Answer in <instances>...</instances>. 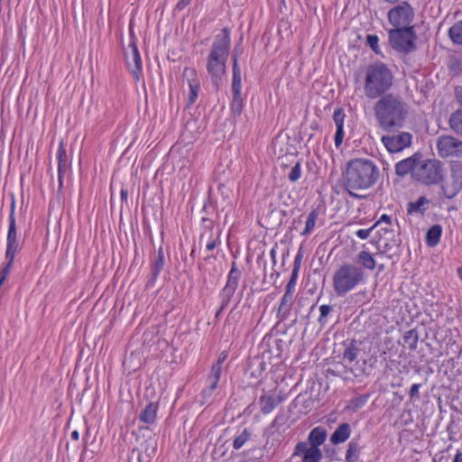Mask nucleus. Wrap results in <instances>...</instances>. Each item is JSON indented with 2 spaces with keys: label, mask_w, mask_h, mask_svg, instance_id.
<instances>
[{
  "label": "nucleus",
  "mask_w": 462,
  "mask_h": 462,
  "mask_svg": "<svg viewBox=\"0 0 462 462\" xmlns=\"http://www.w3.org/2000/svg\"><path fill=\"white\" fill-rule=\"evenodd\" d=\"M380 178V170L375 162L366 158H355L347 162L344 172V188L350 197L362 199L356 190L372 188Z\"/></svg>",
  "instance_id": "obj_1"
},
{
  "label": "nucleus",
  "mask_w": 462,
  "mask_h": 462,
  "mask_svg": "<svg viewBox=\"0 0 462 462\" xmlns=\"http://www.w3.org/2000/svg\"><path fill=\"white\" fill-rule=\"evenodd\" d=\"M374 115L379 126L386 132L401 129L407 119L408 105L402 97L394 94H384L374 104Z\"/></svg>",
  "instance_id": "obj_2"
},
{
  "label": "nucleus",
  "mask_w": 462,
  "mask_h": 462,
  "mask_svg": "<svg viewBox=\"0 0 462 462\" xmlns=\"http://www.w3.org/2000/svg\"><path fill=\"white\" fill-rule=\"evenodd\" d=\"M230 48L231 30L228 27H224L221 32L215 36L207 57V72L216 89H218L222 84Z\"/></svg>",
  "instance_id": "obj_3"
},
{
  "label": "nucleus",
  "mask_w": 462,
  "mask_h": 462,
  "mask_svg": "<svg viewBox=\"0 0 462 462\" xmlns=\"http://www.w3.org/2000/svg\"><path fill=\"white\" fill-rule=\"evenodd\" d=\"M393 75L383 62L368 66L365 79V94L370 99L383 96L393 86Z\"/></svg>",
  "instance_id": "obj_4"
},
{
  "label": "nucleus",
  "mask_w": 462,
  "mask_h": 462,
  "mask_svg": "<svg viewBox=\"0 0 462 462\" xmlns=\"http://www.w3.org/2000/svg\"><path fill=\"white\" fill-rule=\"evenodd\" d=\"M365 279V273L361 267L353 263H345L334 273V291L338 297H343L364 282Z\"/></svg>",
  "instance_id": "obj_5"
},
{
  "label": "nucleus",
  "mask_w": 462,
  "mask_h": 462,
  "mask_svg": "<svg viewBox=\"0 0 462 462\" xmlns=\"http://www.w3.org/2000/svg\"><path fill=\"white\" fill-rule=\"evenodd\" d=\"M22 248L18 239L17 226L15 220V200L12 199L10 214L8 218V231L6 236V248L5 253V263L0 268V287L6 280L14 262L16 254Z\"/></svg>",
  "instance_id": "obj_6"
},
{
  "label": "nucleus",
  "mask_w": 462,
  "mask_h": 462,
  "mask_svg": "<svg viewBox=\"0 0 462 462\" xmlns=\"http://www.w3.org/2000/svg\"><path fill=\"white\" fill-rule=\"evenodd\" d=\"M444 179L443 163L437 159L418 160L413 180L425 185H435Z\"/></svg>",
  "instance_id": "obj_7"
},
{
  "label": "nucleus",
  "mask_w": 462,
  "mask_h": 462,
  "mask_svg": "<svg viewBox=\"0 0 462 462\" xmlns=\"http://www.w3.org/2000/svg\"><path fill=\"white\" fill-rule=\"evenodd\" d=\"M392 48L401 53L409 54L416 50L417 34L414 27L392 28L388 31Z\"/></svg>",
  "instance_id": "obj_8"
},
{
  "label": "nucleus",
  "mask_w": 462,
  "mask_h": 462,
  "mask_svg": "<svg viewBox=\"0 0 462 462\" xmlns=\"http://www.w3.org/2000/svg\"><path fill=\"white\" fill-rule=\"evenodd\" d=\"M414 9L407 1H402L388 11V22L393 28L414 27L411 25L414 20Z\"/></svg>",
  "instance_id": "obj_9"
},
{
  "label": "nucleus",
  "mask_w": 462,
  "mask_h": 462,
  "mask_svg": "<svg viewBox=\"0 0 462 462\" xmlns=\"http://www.w3.org/2000/svg\"><path fill=\"white\" fill-rule=\"evenodd\" d=\"M436 147L441 158H457L462 160V141L452 135H440Z\"/></svg>",
  "instance_id": "obj_10"
},
{
  "label": "nucleus",
  "mask_w": 462,
  "mask_h": 462,
  "mask_svg": "<svg viewBox=\"0 0 462 462\" xmlns=\"http://www.w3.org/2000/svg\"><path fill=\"white\" fill-rule=\"evenodd\" d=\"M441 189L447 199H453L462 189V162H452L450 164V180L442 183Z\"/></svg>",
  "instance_id": "obj_11"
},
{
  "label": "nucleus",
  "mask_w": 462,
  "mask_h": 462,
  "mask_svg": "<svg viewBox=\"0 0 462 462\" xmlns=\"http://www.w3.org/2000/svg\"><path fill=\"white\" fill-rule=\"evenodd\" d=\"M260 347L263 349V356L271 360L282 358L283 352L288 348V344L277 335L266 334Z\"/></svg>",
  "instance_id": "obj_12"
},
{
  "label": "nucleus",
  "mask_w": 462,
  "mask_h": 462,
  "mask_svg": "<svg viewBox=\"0 0 462 462\" xmlns=\"http://www.w3.org/2000/svg\"><path fill=\"white\" fill-rule=\"evenodd\" d=\"M242 276L241 271L238 269L235 261L231 263V269L227 274V280L225 286L219 291V298H223L224 303L231 301L234 297Z\"/></svg>",
  "instance_id": "obj_13"
},
{
  "label": "nucleus",
  "mask_w": 462,
  "mask_h": 462,
  "mask_svg": "<svg viewBox=\"0 0 462 462\" xmlns=\"http://www.w3.org/2000/svg\"><path fill=\"white\" fill-rule=\"evenodd\" d=\"M126 64L136 81H139L143 76V66L141 55L135 42V39L131 40L128 45V51H125Z\"/></svg>",
  "instance_id": "obj_14"
},
{
  "label": "nucleus",
  "mask_w": 462,
  "mask_h": 462,
  "mask_svg": "<svg viewBox=\"0 0 462 462\" xmlns=\"http://www.w3.org/2000/svg\"><path fill=\"white\" fill-rule=\"evenodd\" d=\"M411 134L402 132L398 134L383 136L381 140L387 151L393 153L409 147L411 143Z\"/></svg>",
  "instance_id": "obj_15"
},
{
  "label": "nucleus",
  "mask_w": 462,
  "mask_h": 462,
  "mask_svg": "<svg viewBox=\"0 0 462 462\" xmlns=\"http://www.w3.org/2000/svg\"><path fill=\"white\" fill-rule=\"evenodd\" d=\"M401 240L393 236L392 238L380 237L377 244L378 254L384 255L388 259L398 258L401 254Z\"/></svg>",
  "instance_id": "obj_16"
},
{
  "label": "nucleus",
  "mask_w": 462,
  "mask_h": 462,
  "mask_svg": "<svg viewBox=\"0 0 462 462\" xmlns=\"http://www.w3.org/2000/svg\"><path fill=\"white\" fill-rule=\"evenodd\" d=\"M222 373L219 372V368H211L210 373L206 379V385L201 392V397L203 403H207L214 395V393L218 387Z\"/></svg>",
  "instance_id": "obj_17"
},
{
  "label": "nucleus",
  "mask_w": 462,
  "mask_h": 462,
  "mask_svg": "<svg viewBox=\"0 0 462 462\" xmlns=\"http://www.w3.org/2000/svg\"><path fill=\"white\" fill-rule=\"evenodd\" d=\"M419 159H421V155L420 153H415L411 157L398 162L395 164V173L398 176L403 177L411 172L413 177L414 169L417 167Z\"/></svg>",
  "instance_id": "obj_18"
},
{
  "label": "nucleus",
  "mask_w": 462,
  "mask_h": 462,
  "mask_svg": "<svg viewBox=\"0 0 462 462\" xmlns=\"http://www.w3.org/2000/svg\"><path fill=\"white\" fill-rule=\"evenodd\" d=\"M265 362L263 356H254L249 359L247 367L245 369V374L252 379L258 381L265 371Z\"/></svg>",
  "instance_id": "obj_19"
},
{
  "label": "nucleus",
  "mask_w": 462,
  "mask_h": 462,
  "mask_svg": "<svg viewBox=\"0 0 462 462\" xmlns=\"http://www.w3.org/2000/svg\"><path fill=\"white\" fill-rule=\"evenodd\" d=\"M282 398L271 393H264L259 399L261 412L264 415L271 413L281 402Z\"/></svg>",
  "instance_id": "obj_20"
},
{
  "label": "nucleus",
  "mask_w": 462,
  "mask_h": 462,
  "mask_svg": "<svg viewBox=\"0 0 462 462\" xmlns=\"http://www.w3.org/2000/svg\"><path fill=\"white\" fill-rule=\"evenodd\" d=\"M164 265H165V258H160V257H157L154 255L152 257H151V260H150L151 271H150V274H149V277H148V280L146 282V288H152L155 285L160 273H162V271L164 268Z\"/></svg>",
  "instance_id": "obj_21"
},
{
  "label": "nucleus",
  "mask_w": 462,
  "mask_h": 462,
  "mask_svg": "<svg viewBox=\"0 0 462 462\" xmlns=\"http://www.w3.org/2000/svg\"><path fill=\"white\" fill-rule=\"evenodd\" d=\"M293 303L294 295H288L284 293L276 312V317L280 322H282L288 319L291 314Z\"/></svg>",
  "instance_id": "obj_22"
},
{
  "label": "nucleus",
  "mask_w": 462,
  "mask_h": 462,
  "mask_svg": "<svg viewBox=\"0 0 462 462\" xmlns=\"http://www.w3.org/2000/svg\"><path fill=\"white\" fill-rule=\"evenodd\" d=\"M355 264L361 267L364 272L365 270L372 272L376 267V261L370 252L367 250H362L356 254Z\"/></svg>",
  "instance_id": "obj_23"
},
{
  "label": "nucleus",
  "mask_w": 462,
  "mask_h": 462,
  "mask_svg": "<svg viewBox=\"0 0 462 462\" xmlns=\"http://www.w3.org/2000/svg\"><path fill=\"white\" fill-rule=\"evenodd\" d=\"M351 435V426L346 423H341L330 436V442L333 445H338L346 441Z\"/></svg>",
  "instance_id": "obj_24"
},
{
  "label": "nucleus",
  "mask_w": 462,
  "mask_h": 462,
  "mask_svg": "<svg viewBox=\"0 0 462 462\" xmlns=\"http://www.w3.org/2000/svg\"><path fill=\"white\" fill-rule=\"evenodd\" d=\"M326 438L327 430L323 427L318 426L312 429L309 433L308 443L310 444V447L319 448V446L325 442Z\"/></svg>",
  "instance_id": "obj_25"
},
{
  "label": "nucleus",
  "mask_w": 462,
  "mask_h": 462,
  "mask_svg": "<svg viewBox=\"0 0 462 462\" xmlns=\"http://www.w3.org/2000/svg\"><path fill=\"white\" fill-rule=\"evenodd\" d=\"M158 403L151 402L145 408L141 411L139 420L146 424H152L155 422L157 418Z\"/></svg>",
  "instance_id": "obj_26"
},
{
  "label": "nucleus",
  "mask_w": 462,
  "mask_h": 462,
  "mask_svg": "<svg viewBox=\"0 0 462 462\" xmlns=\"http://www.w3.org/2000/svg\"><path fill=\"white\" fill-rule=\"evenodd\" d=\"M360 436L354 438L347 445L346 452V462H356L359 459L362 447L359 444Z\"/></svg>",
  "instance_id": "obj_27"
},
{
  "label": "nucleus",
  "mask_w": 462,
  "mask_h": 462,
  "mask_svg": "<svg viewBox=\"0 0 462 462\" xmlns=\"http://www.w3.org/2000/svg\"><path fill=\"white\" fill-rule=\"evenodd\" d=\"M57 159H58V175H59V182L60 186H62V176L67 170V152L62 142L60 143L58 151H57Z\"/></svg>",
  "instance_id": "obj_28"
},
{
  "label": "nucleus",
  "mask_w": 462,
  "mask_h": 462,
  "mask_svg": "<svg viewBox=\"0 0 462 462\" xmlns=\"http://www.w3.org/2000/svg\"><path fill=\"white\" fill-rule=\"evenodd\" d=\"M448 36L454 46L462 48V20L449 27Z\"/></svg>",
  "instance_id": "obj_29"
},
{
  "label": "nucleus",
  "mask_w": 462,
  "mask_h": 462,
  "mask_svg": "<svg viewBox=\"0 0 462 462\" xmlns=\"http://www.w3.org/2000/svg\"><path fill=\"white\" fill-rule=\"evenodd\" d=\"M442 235V227L440 225H433L430 226L426 234V244L430 247L436 246L439 241Z\"/></svg>",
  "instance_id": "obj_30"
},
{
  "label": "nucleus",
  "mask_w": 462,
  "mask_h": 462,
  "mask_svg": "<svg viewBox=\"0 0 462 462\" xmlns=\"http://www.w3.org/2000/svg\"><path fill=\"white\" fill-rule=\"evenodd\" d=\"M448 125L455 134L462 137V110H455L450 115Z\"/></svg>",
  "instance_id": "obj_31"
},
{
  "label": "nucleus",
  "mask_w": 462,
  "mask_h": 462,
  "mask_svg": "<svg viewBox=\"0 0 462 462\" xmlns=\"http://www.w3.org/2000/svg\"><path fill=\"white\" fill-rule=\"evenodd\" d=\"M333 311L334 309L331 305L323 304L319 306V317L318 319V323L320 329H323L329 323Z\"/></svg>",
  "instance_id": "obj_32"
},
{
  "label": "nucleus",
  "mask_w": 462,
  "mask_h": 462,
  "mask_svg": "<svg viewBox=\"0 0 462 462\" xmlns=\"http://www.w3.org/2000/svg\"><path fill=\"white\" fill-rule=\"evenodd\" d=\"M319 208H314L309 213V215L307 216V219H306L305 228L300 233V235L302 236H307L313 231V229L316 226V222L319 217Z\"/></svg>",
  "instance_id": "obj_33"
},
{
  "label": "nucleus",
  "mask_w": 462,
  "mask_h": 462,
  "mask_svg": "<svg viewBox=\"0 0 462 462\" xmlns=\"http://www.w3.org/2000/svg\"><path fill=\"white\" fill-rule=\"evenodd\" d=\"M359 348L356 346V341L351 340L348 344H345V349L343 352V358L349 363L356 360Z\"/></svg>",
  "instance_id": "obj_34"
},
{
  "label": "nucleus",
  "mask_w": 462,
  "mask_h": 462,
  "mask_svg": "<svg viewBox=\"0 0 462 462\" xmlns=\"http://www.w3.org/2000/svg\"><path fill=\"white\" fill-rule=\"evenodd\" d=\"M429 203V199L425 197H420L415 202H410L408 204L407 211L409 214L415 212L423 213L426 208L424 206Z\"/></svg>",
  "instance_id": "obj_35"
},
{
  "label": "nucleus",
  "mask_w": 462,
  "mask_h": 462,
  "mask_svg": "<svg viewBox=\"0 0 462 462\" xmlns=\"http://www.w3.org/2000/svg\"><path fill=\"white\" fill-rule=\"evenodd\" d=\"M322 459V452L319 448L310 447L308 452L303 456V462H320Z\"/></svg>",
  "instance_id": "obj_36"
},
{
  "label": "nucleus",
  "mask_w": 462,
  "mask_h": 462,
  "mask_svg": "<svg viewBox=\"0 0 462 462\" xmlns=\"http://www.w3.org/2000/svg\"><path fill=\"white\" fill-rule=\"evenodd\" d=\"M251 435V431L245 428L243 431L234 439L233 448L235 449L241 448L250 439Z\"/></svg>",
  "instance_id": "obj_37"
},
{
  "label": "nucleus",
  "mask_w": 462,
  "mask_h": 462,
  "mask_svg": "<svg viewBox=\"0 0 462 462\" xmlns=\"http://www.w3.org/2000/svg\"><path fill=\"white\" fill-rule=\"evenodd\" d=\"M418 333L416 329L408 330L403 336V341L408 345L411 350H415L418 345Z\"/></svg>",
  "instance_id": "obj_38"
},
{
  "label": "nucleus",
  "mask_w": 462,
  "mask_h": 462,
  "mask_svg": "<svg viewBox=\"0 0 462 462\" xmlns=\"http://www.w3.org/2000/svg\"><path fill=\"white\" fill-rule=\"evenodd\" d=\"M244 108V101L242 94H233V99L230 105V109L233 114L240 116Z\"/></svg>",
  "instance_id": "obj_39"
},
{
  "label": "nucleus",
  "mask_w": 462,
  "mask_h": 462,
  "mask_svg": "<svg viewBox=\"0 0 462 462\" xmlns=\"http://www.w3.org/2000/svg\"><path fill=\"white\" fill-rule=\"evenodd\" d=\"M189 97H188L187 106H190L195 103V101L199 96V85L198 83H196L195 81L192 82L189 80Z\"/></svg>",
  "instance_id": "obj_40"
},
{
  "label": "nucleus",
  "mask_w": 462,
  "mask_h": 462,
  "mask_svg": "<svg viewBox=\"0 0 462 462\" xmlns=\"http://www.w3.org/2000/svg\"><path fill=\"white\" fill-rule=\"evenodd\" d=\"M370 395L369 394H361L358 396H356L350 400V404L352 407V410L354 411L359 410L362 408L368 401Z\"/></svg>",
  "instance_id": "obj_41"
},
{
  "label": "nucleus",
  "mask_w": 462,
  "mask_h": 462,
  "mask_svg": "<svg viewBox=\"0 0 462 462\" xmlns=\"http://www.w3.org/2000/svg\"><path fill=\"white\" fill-rule=\"evenodd\" d=\"M345 117H346V114H345L343 108L338 107L334 110L333 120L336 125L337 130L344 129Z\"/></svg>",
  "instance_id": "obj_42"
},
{
  "label": "nucleus",
  "mask_w": 462,
  "mask_h": 462,
  "mask_svg": "<svg viewBox=\"0 0 462 462\" xmlns=\"http://www.w3.org/2000/svg\"><path fill=\"white\" fill-rule=\"evenodd\" d=\"M448 67L454 75H460L462 73V59L457 57L451 58Z\"/></svg>",
  "instance_id": "obj_43"
},
{
  "label": "nucleus",
  "mask_w": 462,
  "mask_h": 462,
  "mask_svg": "<svg viewBox=\"0 0 462 462\" xmlns=\"http://www.w3.org/2000/svg\"><path fill=\"white\" fill-rule=\"evenodd\" d=\"M242 89V76L240 72H233L232 76V86L231 91L232 94H241Z\"/></svg>",
  "instance_id": "obj_44"
},
{
  "label": "nucleus",
  "mask_w": 462,
  "mask_h": 462,
  "mask_svg": "<svg viewBox=\"0 0 462 462\" xmlns=\"http://www.w3.org/2000/svg\"><path fill=\"white\" fill-rule=\"evenodd\" d=\"M155 451H156L155 446L152 447L151 451H149V448H146L145 452H146L147 459H144V457L142 454V452L136 448H133L131 453H132V455H134L135 453L137 454L138 462H150L152 457L155 454Z\"/></svg>",
  "instance_id": "obj_45"
},
{
  "label": "nucleus",
  "mask_w": 462,
  "mask_h": 462,
  "mask_svg": "<svg viewBox=\"0 0 462 462\" xmlns=\"http://www.w3.org/2000/svg\"><path fill=\"white\" fill-rule=\"evenodd\" d=\"M299 273H296V271H292L291 273L290 280L288 283L285 286V292L286 294L294 295L295 290H296V283L298 280Z\"/></svg>",
  "instance_id": "obj_46"
},
{
  "label": "nucleus",
  "mask_w": 462,
  "mask_h": 462,
  "mask_svg": "<svg viewBox=\"0 0 462 462\" xmlns=\"http://www.w3.org/2000/svg\"><path fill=\"white\" fill-rule=\"evenodd\" d=\"M301 164L300 162H296L295 165L291 168V171L288 174V179L291 182L298 181L301 177Z\"/></svg>",
  "instance_id": "obj_47"
},
{
  "label": "nucleus",
  "mask_w": 462,
  "mask_h": 462,
  "mask_svg": "<svg viewBox=\"0 0 462 462\" xmlns=\"http://www.w3.org/2000/svg\"><path fill=\"white\" fill-rule=\"evenodd\" d=\"M379 38L375 34H368L366 36V43L368 46L374 51L376 54L381 53V50L379 49Z\"/></svg>",
  "instance_id": "obj_48"
},
{
  "label": "nucleus",
  "mask_w": 462,
  "mask_h": 462,
  "mask_svg": "<svg viewBox=\"0 0 462 462\" xmlns=\"http://www.w3.org/2000/svg\"><path fill=\"white\" fill-rule=\"evenodd\" d=\"M308 445H309V443L302 442V441L297 443L292 456H300L301 454H303V456H305L306 452H308V450L310 449V447Z\"/></svg>",
  "instance_id": "obj_49"
},
{
  "label": "nucleus",
  "mask_w": 462,
  "mask_h": 462,
  "mask_svg": "<svg viewBox=\"0 0 462 462\" xmlns=\"http://www.w3.org/2000/svg\"><path fill=\"white\" fill-rule=\"evenodd\" d=\"M220 234H217V237H213L212 235L209 236L207 245L206 249L208 251L214 250L217 245H220V239H219Z\"/></svg>",
  "instance_id": "obj_50"
},
{
  "label": "nucleus",
  "mask_w": 462,
  "mask_h": 462,
  "mask_svg": "<svg viewBox=\"0 0 462 462\" xmlns=\"http://www.w3.org/2000/svg\"><path fill=\"white\" fill-rule=\"evenodd\" d=\"M228 355L226 351H223L221 352V354L219 355V356L217 357V362H215L211 368H219V372L222 373V365H223V363L226 361V359L227 358Z\"/></svg>",
  "instance_id": "obj_51"
},
{
  "label": "nucleus",
  "mask_w": 462,
  "mask_h": 462,
  "mask_svg": "<svg viewBox=\"0 0 462 462\" xmlns=\"http://www.w3.org/2000/svg\"><path fill=\"white\" fill-rule=\"evenodd\" d=\"M454 97L458 108L457 110H462V86H457L454 89Z\"/></svg>",
  "instance_id": "obj_52"
},
{
  "label": "nucleus",
  "mask_w": 462,
  "mask_h": 462,
  "mask_svg": "<svg viewBox=\"0 0 462 462\" xmlns=\"http://www.w3.org/2000/svg\"><path fill=\"white\" fill-rule=\"evenodd\" d=\"M386 224L388 226H392V223H393V219H392V217L390 215H387V214H383L380 218L373 225V227H376L378 226H380L381 224Z\"/></svg>",
  "instance_id": "obj_53"
},
{
  "label": "nucleus",
  "mask_w": 462,
  "mask_h": 462,
  "mask_svg": "<svg viewBox=\"0 0 462 462\" xmlns=\"http://www.w3.org/2000/svg\"><path fill=\"white\" fill-rule=\"evenodd\" d=\"M344 135H345V133H344V129H338V130H336V134H335V146L337 148H339L340 145L342 144L343 143V139H344Z\"/></svg>",
  "instance_id": "obj_54"
},
{
  "label": "nucleus",
  "mask_w": 462,
  "mask_h": 462,
  "mask_svg": "<svg viewBox=\"0 0 462 462\" xmlns=\"http://www.w3.org/2000/svg\"><path fill=\"white\" fill-rule=\"evenodd\" d=\"M375 227H373L372 226L370 228L367 229H359L356 232V235L358 238L365 240L369 237L372 230Z\"/></svg>",
  "instance_id": "obj_55"
},
{
  "label": "nucleus",
  "mask_w": 462,
  "mask_h": 462,
  "mask_svg": "<svg viewBox=\"0 0 462 462\" xmlns=\"http://www.w3.org/2000/svg\"><path fill=\"white\" fill-rule=\"evenodd\" d=\"M301 259H302V253L299 251L295 256L294 262H293V269L292 271H296V273H299L300 264H301Z\"/></svg>",
  "instance_id": "obj_56"
},
{
  "label": "nucleus",
  "mask_w": 462,
  "mask_h": 462,
  "mask_svg": "<svg viewBox=\"0 0 462 462\" xmlns=\"http://www.w3.org/2000/svg\"><path fill=\"white\" fill-rule=\"evenodd\" d=\"M420 383H413L410 389V397L411 399L419 397V391L420 388Z\"/></svg>",
  "instance_id": "obj_57"
},
{
  "label": "nucleus",
  "mask_w": 462,
  "mask_h": 462,
  "mask_svg": "<svg viewBox=\"0 0 462 462\" xmlns=\"http://www.w3.org/2000/svg\"><path fill=\"white\" fill-rule=\"evenodd\" d=\"M220 299V307L219 309L217 310L216 314H215V318L216 319H219V317L221 316L222 312L224 311V310L230 304L231 301H226V303H224V300L223 298H219Z\"/></svg>",
  "instance_id": "obj_58"
},
{
  "label": "nucleus",
  "mask_w": 462,
  "mask_h": 462,
  "mask_svg": "<svg viewBox=\"0 0 462 462\" xmlns=\"http://www.w3.org/2000/svg\"><path fill=\"white\" fill-rule=\"evenodd\" d=\"M191 3V0H179L176 8L180 11L183 10Z\"/></svg>",
  "instance_id": "obj_59"
},
{
  "label": "nucleus",
  "mask_w": 462,
  "mask_h": 462,
  "mask_svg": "<svg viewBox=\"0 0 462 462\" xmlns=\"http://www.w3.org/2000/svg\"><path fill=\"white\" fill-rule=\"evenodd\" d=\"M232 71L233 72H240L241 69L238 66V57H237V54H234L233 55V67H232Z\"/></svg>",
  "instance_id": "obj_60"
},
{
  "label": "nucleus",
  "mask_w": 462,
  "mask_h": 462,
  "mask_svg": "<svg viewBox=\"0 0 462 462\" xmlns=\"http://www.w3.org/2000/svg\"><path fill=\"white\" fill-rule=\"evenodd\" d=\"M378 232L380 233L381 237H383V236H386V235H391L393 236V230L392 228L381 227Z\"/></svg>",
  "instance_id": "obj_61"
},
{
  "label": "nucleus",
  "mask_w": 462,
  "mask_h": 462,
  "mask_svg": "<svg viewBox=\"0 0 462 462\" xmlns=\"http://www.w3.org/2000/svg\"><path fill=\"white\" fill-rule=\"evenodd\" d=\"M120 197H121L122 201L127 202V199H128L127 189H122L120 191Z\"/></svg>",
  "instance_id": "obj_62"
},
{
  "label": "nucleus",
  "mask_w": 462,
  "mask_h": 462,
  "mask_svg": "<svg viewBox=\"0 0 462 462\" xmlns=\"http://www.w3.org/2000/svg\"><path fill=\"white\" fill-rule=\"evenodd\" d=\"M154 256H157V257H160V258H165V254H164V250H163V247L162 245H160V247L158 248L156 254H154Z\"/></svg>",
  "instance_id": "obj_63"
},
{
  "label": "nucleus",
  "mask_w": 462,
  "mask_h": 462,
  "mask_svg": "<svg viewBox=\"0 0 462 462\" xmlns=\"http://www.w3.org/2000/svg\"><path fill=\"white\" fill-rule=\"evenodd\" d=\"M453 462H462V452L457 450L455 457L453 459Z\"/></svg>",
  "instance_id": "obj_64"
}]
</instances>
